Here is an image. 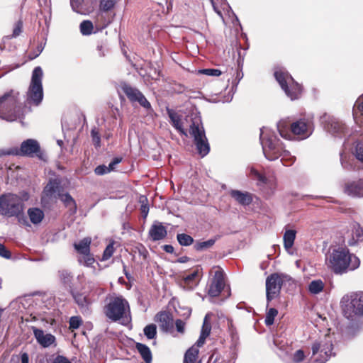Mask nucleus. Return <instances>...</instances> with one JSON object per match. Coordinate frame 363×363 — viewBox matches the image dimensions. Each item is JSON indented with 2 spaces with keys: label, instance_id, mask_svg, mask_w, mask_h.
Listing matches in <instances>:
<instances>
[{
  "label": "nucleus",
  "instance_id": "20",
  "mask_svg": "<svg viewBox=\"0 0 363 363\" xmlns=\"http://www.w3.org/2000/svg\"><path fill=\"white\" fill-rule=\"evenodd\" d=\"M148 234L152 241H158L166 238L167 231L162 223L155 221L151 225Z\"/></svg>",
  "mask_w": 363,
  "mask_h": 363
},
{
  "label": "nucleus",
  "instance_id": "45",
  "mask_svg": "<svg viewBox=\"0 0 363 363\" xmlns=\"http://www.w3.org/2000/svg\"><path fill=\"white\" fill-rule=\"evenodd\" d=\"M278 311L275 308H270L266 315L265 324L267 325H272L274 323V318L277 315Z\"/></svg>",
  "mask_w": 363,
  "mask_h": 363
},
{
  "label": "nucleus",
  "instance_id": "12",
  "mask_svg": "<svg viewBox=\"0 0 363 363\" xmlns=\"http://www.w3.org/2000/svg\"><path fill=\"white\" fill-rule=\"evenodd\" d=\"M333 344L329 336L316 340L312 345V354L315 356L317 363H325L332 355Z\"/></svg>",
  "mask_w": 363,
  "mask_h": 363
},
{
  "label": "nucleus",
  "instance_id": "31",
  "mask_svg": "<svg viewBox=\"0 0 363 363\" xmlns=\"http://www.w3.org/2000/svg\"><path fill=\"white\" fill-rule=\"evenodd\" d=\"M296 233V232L294 230H286L284 234V245L287 251H289L294 245Z\"/></svg>",
  "mask_w": 363,
  "mask_h": 363
},
{
  "label": "nucleus",
  "instance_id": "49",
  "mask_svg": "<svg viewBox=\"0 0 363 363\" xmlns=\"http://www.w3.org/2000/svg\"><path fill=\"white\" fill-rule=\"evenodd\" d=\"M114 252L113 242L109 243L104 251L102 259H108Z\"/></svg>",
  "mask_w": 363,
  "mask_h": 363
},
{
  "label": "nucleus",
  "instance_id": "41",
  "mask_svg": "<svg viewBox=\"0 0 363 363\" xmlns=\"http://www.w3.org/2000/svg\"><path fill=\"white\" fill-rule=\"evenodd\" d=\"M116 4L115 0H100V13L108 12L113 9Z\"/></svg>",
  "mask_w": 363,
  "mask_h": 363
},
{
  "label": "nucleus",
  "instance_id": "40",
  "mask_svg": "<svg viewBox=\"0 0 363 363\" xmlns=\"http://www.w3.org/2000/svg\"><path fill=\"white\" fill-rule=\"evenodd\" d=\"M79 28H80V32L84 35H89L91 34L93 28H94L92 22L89 20L83 21L80 23Z\"/></svg>",
  "mask_w": 363,
  "mask_h": 363
},
{
  "label": "nucleus",
  "instance_id": "23",
  "mask_svg": "<svg viewBox=\"0 0 363 363\" xmlns=\"http://www.w3.org/2000/svg\"><path fill=\"white\" fill-rule=\"evenodd\" d=\"M230 194L238 203L242 206H248L252 201L251 194L247 192H242L239 190H231Z\"/></svg>",
  "mask_w": 363,
  "mask_h": 363
},
{
  "label": "nucleus",
  "instance_id": "19",
  "mask_svg": "<svg viewBox=\"0 0 363 363\" xmlns=\"http://www.w3.org/2000/svg\"><path fill=\"white\" fill-rule=\"evenodd\" d=\"M60 183L57 179H50L43 190V200L56 199L60 196Z\"/></svg>",
  "mask_w": 363,
  "mask_h": 363
},
{
  "label": "nucleus",
  "instance_id": "13",
  "mask_svg": "<svg viewBox=\"0 0 363 363\" xmlns=\"http://www.w3.org/2000/svg\"><path fill=\"white\" fill-rule=\"evenodd\" d=\"M321 123L324 129L333 136L341 138L345 135L347 126L339 119L325 114L321 118Z\"/></svg>",
  "mask_w": 363,
  "mask_h": 363
},
{
  "label": "nucleus",
  "instance_id": "29",
  "mask_svg": "<svg viewBox=\"0 0 363 363\" xmlns=\"http://www.w3.org/2000/svg\"><path fill=\"white\" fill-rule=\"evenodd\" d=\"M91 238H84L79 242L74 243V247L75 250L80 254V255L88 253L90 252Z\"/></svg>",
  "mask_w": 363,
  "mask_h": 363
},
{
  "label": "nucleus",
  "instance_id": "43",
  "mask_svg": "<svg viewBox=\"0 0 363 363\" xmlns=\"http://www.w3.org/2000/svg\"><path fill=\"white\" fill-rule=\"evenodd\" d=\"M75 302L81 308H86L89 301L86 296L82 294H76L73 295Z\"/></svg>",
  "mask_w": 363,
  "mask_h": 363
},
{
  "label": "nucleus",
  "instance_id": "36",
  "mask_svg": "<svg viewBox=\"0 0 363 363\" xmlns=\"http://www.w3.org/2000/svg\"><path fill=\"white\" fill-rule=\"evenodd\" d=\"M324 284L320 279L313 280L308 285V290L311 294H317L323 290Z\"/></svg>",
  "mask_w": 363,
  "mask_h": 363
},
{
  "label": "nucleus",
  "instance_id": "60",
  "mask_svg": "<svg viewBox=\"0 0 363 363\" xmlns=\"http://www.w3.org/2000/svg\"><path fill=\"white\" fill-rule=\"evenodd\" d=\"M175 325L179 333H183L184 332L185 323L183 320L177 319L175 321Z\"/></svg>",
  "mask_w": 363,
  "mask_h": 363
},
{
  "label": "nucleus",
  "instance_id": "22",
  "mask_svg": "<svg viewBox=\"0 0 363 363\" xmlns=\"http://www.w3.org/2000/svg\"><path fill=\"white\" fill-rule=\"evenodd\" d=\"M160 326L165 332L171 331L174 326V320L170 314L166 312H160L157 315Z\"/></svg>",
  "mask_w": 363,
  "mask_h": 363
},
{
  "label": "nucleus",
  "instance_id": "16",
  "mask_svg": "<svg viewBox=\"0 0 363 363\" xmlns=\"http://www.w3.org/2000/svg\"><path fill=\"white\" fill-rule=\"evenodd\" d=\"M225 287V279L223 272L220 269L215 272L208 287V294L211 297L219 296Z\"/></svg>",
  "mask_w": 363,
  "mask_h": 363
},
{
  "label": "nucleus",
  "instance_id": "53",
  "mask_svg": "<svg viewBox=\"0 0 363 363\" xmlns=\"http://www.w3.org/2000/svg\"><path fill=\"white\" fill-rule=\"evenodd\" d=\"M357 110L363 113V97H360L356 101L353 107L354 115L357 114Z\"/></svg>",
  "mask_w": 363,
  "mask_h": 363
},
{
  "label": "nucleus",
  "instance_id": "26",
  "mask_svg": "<svg viewBox=\"0 0 363 363\" xmlns=\"http://www.w3.org/2000/svg\"><path fill=\"white\" fill-rule=\"evenodd\" d=\"M167 112L172 125L180 133V134L187 137L188 133L182 126L180 116L172 110H168Z\"/></svg>",
  "mask_w": 363,
  "mask_h": 363
},
{
  "label": "nucleus",
  "instance_id": "21",
  "mask_svg": "<svg viewBox=\"0 0 363 363\" xmlns=\"http://www.w3.org/2000/svg\"><path fill=\"white\" fill-rule=\"evenodd\" d=\"M345 191L350 196L363 197V179L346 184Z\"/></svg>",
  "mask_w": 363,
  "mask_h": 363
},
{
  "label": "nucleus",
  "instance_id": "28",
  "mask_svg": "<svg viewBox=\"0 0 363 363\" xmlns=\"http://www.w3.org/2000/svg\"><path fill=\"white\" fill-rule=\"evenodd\" d=\"M29 218L33 224L40 223L44 218V213L38 208H30L28 210Z\"/></svg>",
  "mask_w": 363,
  "mask_h": 363
},
{
  "label": "nucleus",
  "instance_id": "59",
  "mask_svg": "<svg viewBox=\"0 0 363 363\" xmlns=\"http://www.w3.org/2000/svg\"><path fill=\"white\" fill-rule=\"evenodd\" d=\"M96 0H86V7L82 9V12H91L94 10V4Z\"/></svg>",
  "mask_w": 363,
  "mask_h": 363
},
{
  "label": "nucleus",
  "instance_id": "27",
  "mask_svg": "<svg viewBox=\"0 0 363 363\" xmlns=\"http://www.w3.org/2000/svg\"><path fill=\"white\" fill-rule=\"evenodd\" d=\"M250 176L255 180L257 181L259 185H269L273 186V180L268 179L264 175L262 174L255 167L250 169Z\"/></svg>",
  "mask_w": 363,
  "mask_h": 363
},
{
  "label": "nucleus",
  "instance_id": "33",
  "mask_svg": "<svg viewBox=\"0 0 363 363\" xmlns=\"http://www.w3.org/2000/svg\"><path fill=\"white\" fill-rule=\"evenodd\" d=\"M61 201L64 203L65 206L69 209L72 213H75L77 211V205L74 199L70 196L69 194H60Z\"/></svg>",
  "mask_w": 363,
  "mask_h": 363
},
{
  "label": "nucleus",
  "instance_id": "44",
  "mask_svg": "<svg viewBox=\"0 0 363 363\" xmlns=\"http://www.w3.org/2000/svg\"><path fill=\"white\" fill-rule=\"evenodd\" d=\"M143 331L148 339H154L157 334V327L155 324H149L145 327Z\"/></svg>",
  "mask_w": 363,
  "mask_h": 363
},
{
  "label": "nucleus",
  "instance_id": "6",
  "mask_svg": "<svg viewBox=\"0 0 363 363\" xmlns=\"http://www.w3.org/2000/svg\"><path fill=\"white\" fill-rule=\"evenodd\" d=\"M191 123L189 125V135L194 138V144L199 154L203 157L210 151V145L205 134L201 118L199 116H191Z\"/></svg>",
  "mask_w": 363,
  "mask_h": 363
},
{
  "label": "nucleus",
  "instance_id": "30",
  "mask_svg": "<svg viewBox=\"0 0 363 363\" xmlns=\"http://www.w3.org/2000/svg\"><path fill=\"white\" fill-rule=\"evenodd\" d=\"M136 349L138 350V352L145 363L152 362V353L150 348L147 345L142 343H137Z\"/></svg>",
  "mask_w": 363,
  "mask_h": 363
},
{
  "label": "nucleus",
  "instance_id": "1",
  "mask_svg": "<svg viewBox=\"0 0 363 363\" xmlns=\"http://www.w3.org/2000/svg\"><path fill=\"white\" fill-rule=\"evenodd\" d=\"M325 262L332 272L340 275L357 269L360 264L359 259L343 247L334 248L326 255Z\"/></svg>",
  "mask_w": 363,
  "mask_h": 363
},
{
  "label": "nucleus",
  "instance_id": "56",
  "mask_svg": "<svg viewBox=\"0 0 363 363\" xmlns=\"http://www.w3.org/2000/svg\"><path fill=\"white\" fill-rule=\"evenodd\" d=\"M22 28H23V23L21 21H18L16 23V24L13 28L12 37L13 38L18 37L22 32Z\"/></svg>",
  "mask_w": 363,
  "mask_h": 363
},
{
  "label": "nucleus",
  "instance_id": "42",
  "mask_svg": "<svg viewBox=\"0 0 363 363\" xmlns=\"http://www.w3.org/2000/svg\"><path fill=\"white\" fill-rule=\"evenodd\" d=\"M78 261L80 264L86 266L91 267L95 262L94 258L90 254V252L82 255H79L78 257Z\"/></svg>",
  "mask_w": 363,
  "mask_h": 363
},
{
  "label": "nucleus",
  "instance_id": "63",
  "mask_svg": "<svg viewBox=\"0 0 363 363\" xmlns=\"http://www.w3.org/2000/svg\"><path fill=\"white\" fill-rule=\"evenodd\" d=\"M163 250L167 253H173L174 252V247L171 245H164L162 246Z\"/></svg>",
  "mask_w": 363,
  "mask_h": 363
},
{
  "label": "nucleus",
  "instance_id": "57",
  "mask_svg": "<svg viewBox=\"0 0 363 363\" xmlns=\"http://www.w3.org/2000/svg\"><path fill=\"white\" fill-rule=\"evenodd\" d=\"M91 135L92 137V141H93L94 144L96 147H99L100 145V143H101V138H100L99 133L95 129H93L91 131Z\"/></svg>",
  "mask_w": 363,
  "mask_h": 363
},
{
  "label": "nucleus",
  "instance_id": "3",
  "mask_svg": "<svg viewBox=\"0 0 363 363\" xmlns=\"http://www.w3.org/2000/svg\"><path fill=\"white\" fill-rule=\"evenodd\" d=\"M279 135L287 140H292L296 136L298 140L308 138L313 132V124L311 119L303 118L288 125L286 121L277 123Z\"/></svg>",
  "mask_w": 363,
  "mask_h": 363
},
{
  "label": "nucleus",
  "instance_id": "8",
  "mask_svg": "<svg viewBox=\"0 0 363 363\" xmlns=\"http://www.w3.org/2000/svg\"><path fill=\"white\" fill-rule=\"evenodd\" d=\"M43 71L40 66L32 72L30 83L26 93V101L30 105L39 106L43 99Z\"/></svg>",
  "mask_w": 363,
  "mask_h": 363
},
{
  "label": "nucleus",
  "instance_id": "15",
  "mask_svg": "<svg viewBox=\"0 0 363 363\" xmlns=\"http://www.w3.org/2000/svg\"><path fill=\"white\" fill-rule=\"evenodd\" d=\"M282 280L281 277L273 274L268 277L266 280V295L267 301H270L277 297L281 290Z\"/></svg>",
  "mask_w": 363,
  "mask_h": 363
},
{
  "label": "nucleus",
  "instance_id": "37",
  "mask_svg": "<svg viewBox=\"0 0 363 363\" xmlns=\"http://www.w3.org/2000/svg\"><path fill=\"white\" fill-rule=\"evenodd\" d=\"M177 240L182 246H190L194 243V238L186 233H178L177 235Z\"/></svg>",
  "mask_w": 363,
  "mask_h": 363
},
{
  "label": "nucleus",
  "instance_id": "61",
  "mask_svg": "<svg viewBox=\"0 0 363 363\" xmlns=\"http://www.w3.org/2000/svg\"><path fill=\"white\" fill-rule=\"evenodd\" d=\"M121 162V158H118V157H116L114 158L108 164V169L109 170V172H111V171L114 170L115 169V167L116 165H117L118 164H119L120 162Z\"/></svg>",
  "mask_w": 363,
  "mask_h": 363
},
{
  "label": "nucleus",
  "instance_id": "39",
  "mask_svg": "<svg viewBox=\"0 0 363 363\" xmlns=\"http://www.w3.org/2000/svg\"><path fill=\"white\" fill-rule=\"evenodd\" d=\"M139 203H140V211L142 216L144 219H145L149 213V205L147 198L145 196L141 195L139 197Z\"/></svg>",
  "mask_w": 363,
  "mask_h": 363
},
{
  "label": "nucleus",
  "instance_id": "62",
  "mask_svg": "<svg viewBox=\"0 0 363 363\" xmlns=\"http://www.w3.org/2000/svg\"><path fill=\"white\" fill-rule=\"evenodd\" d=\"M52 363H71V362L67 357L62 356V355H58L55 358Z\"/></svg>",
  "mask_w": 363,
  "mask_h": 363
},
{
  "label": "nucleus",
  "instance_id": "17",
  "mask_svg": "<svg viewBox=\"0 0 363 363\" xmlns=\"http://www.w3.org/2000/svg\"><path fill=\"white\" fill-rule=\"evenodd\" d=\"M32 330L37 342L43 347L48 348L52 345L56 346V338L51 333H47L43 330L32 327Z\"/></svg>",
  "mask_w": 363,
  "mask_h": 363
},
{
  "label": "nucleus",
  "instance_id": "52",
  "mask_svg": "<svg viewBox=\"0 0 363 363\" xmlns=\"http://www.w3.org/2000/svg\"><path fill=\"white\" fill-rule=\"evenodd\" d=\"M44 47H45V44H43V43L39 44L37 46L36 50L30 53L29 58L30 60H33V59H35L37 57H38L40 55V53L43 52Z\"/></svg>",
  "mask_w": 363,
  "mask_h": 363
},
{
  "label": "nucleus",
  "instance_id": "25",
  "mask_svg": "<svg viewBox=\"0 0 363 363\" xmlns=\"http://www.w3.org/2000/svg\"><path fill=\"white\" fill-rule=\"evenodd\" d=\"M363 245V228L359 223H354L352 229V238L348 240V245Z\"/></svg>",
  "mask_w": 363,
  "mask_h": 363
},
{
  "label": "nucleus",
  "instance_id": "5",
  "mask_svg": "<svg viewBox=\"0 0 363 363\" xmlns=\"http://www.w3.org/2000/svg\"><path fill=\"white\" fill-rule=\"evenodd\" d=\"M22 199L13 194H4L0 196V214L6 217H16L18 221L27 225L26 218L22 214L23 211Z\"/></svg>",
  "mask_w": 363,
  "mask_h": 363
},
{
  "label": "nucleus",
  "instance_id": "38",
  "mask_svg": "<svg viewBox=\"0 0 363 363\" xmlns=\"http://www.w3.org/2000/svg\"><path fill=\"white\" fill-rule=\"evenodd\" d=\"M59 276L60 278V280L62 281V283L69 288L72 287V276L71 275V273L69 272L67 270L63 269L59 271Z\"/></svg>",
  "mask_w": 363,
  "mask_h": 363
},
{
  "label": "nucleus",
  "instance_id": "10",
  "mask_svg": "<svg viewBox=\"0 0 363 363\" xmlns=\"http://www.w3.org/2000/svg\"><path fill=\"white\" fill-rule=\"evenodd\" d=\"M36 155L42 158L39 143L34 139H27L22 142L20 148L12 147L8 150H0V156L2 155H20L33 157Z\"/></svg>",
  "mask_w": 363,
  "mask_h": 363
},
{
  "label": "nucleus",
  "instance_id": "11",
  "mask_svg": "<svg viewBox=\"0 0 363 363\" xmlns=\"http://www.w3.org/2000/svg\"><path fill=\"white\" fill-rule=\"evenodd\" d=\"M129 310L128 301L122 296L112 298L104 308V313L113 321H117Z\"/></svg>",
  "mask_w": 363,
  "mask_h": 363
},
{
  "label": "nucleus",
  "instance_id": "7",
  "mask_svg": "<svg viewBox=\"0 0 363 363\" xmlns=\"http://www.w3.org/2000/svg\"><path fill=\"white\" fill-rule=\"evenodd\" d=\"M340 306L345 317L352 320L363 316V291L352 292L342 296Z\"/></svg>",
  "mask_w": 363,
  "mask_h": 363
},
{
  "label": "nucleus",
  "instance_id": "2",
  "mask_svg": "<svg viewBox=\"0 0 363 363\" xmlns=\"http://www.w3.org/2000/svg\"><path fill=\"white\" fill-rule=\"evenodd\" d=\"M25 111L18 91L11 90L0 97V118L12 122L21 119Z\"/></svg>",
  "mask_w": 363,
  "mask_h": 363
},
{
  "label": "nucleus",
  "instance_id": "24",
  "mask_svg": "<svg viewBox=\"0 0 363 363\" xmlns=\"http://www.w3.org/2000/svg\"><path fill=\"white\" fill-rule=\"evenodd\" d=\"M199 277V271H194L183 279L182 286L186 290H193L198 284Z\"/></svg>",
  "mask_w": 363,
  "mask_h": 363
},
{
  "label": "nucleus",
  "instance_id": "32",
  "mask_svg": "<svg viewBox=\"0 0 363 363\" xmlns=\"http://www.w3.org/2000/svg\"><path fill=\"white\" fill-rule=\"evenodd\" d=\"M219 236H216L206 241H197L194 247L196 251H203L211 248L218 239Z\"/></svg>",
  "mask_w": 363,
  "mask_h": 363
},
{
  "label": "nucleus",
  "instance_id": "55",
  "mask_svg": "<svg viewBox=\"0 0 363 363\" xmlns=\"http://www.w3.org/2000/svg\"><path fill=\"white\" fill-rule=\"evenodd\" d=\"M305 357L304 352L301 350H298L295 352L293 356V360L294 362L298 363L303 360Z\"/></svg>",
  "mask_w": 363,
  "mask_h": 363
},
{
  "label": "nucleus",
  "instance_id": "47",
  "mask_svg": "<svg viewBox=\"0 0 363 363\" xmlns=\"http://www.w3.org/2000/svg\"><path fill=\"white\" fill-rule=\"evenodd\" d=\"M340 162H341V165H342V168L346 170H348V171L352 170L354 169L353 165L347 160V157L345 155H344L343 153H340Z\"/></svg>",
  "mask_w": 363,
  "mask_h": 363
},
{
  "label": "nucleus",
  "instance_id": "4",
  "mask_svg": "<svg viewBox=\"0 0 363 363\" xmlns=\"http://www.w3.org/2000/svg\"><path fill=\"white\" fill-rule=\"evenodd\" d=\"M260 142L264 157L269 161H275L281 157L284 148L283 143L274 132L263 128L260 129Z\"/></svg>",
  "mask_w": 363,
  "mask_h": 363
},
{
  "label": "nucleus",
  "instance_id": "35",
  "mask_svg": "<svg viewBox=\"0 0 363 363\" xmlns=\"http://www.w3.org/2000/svg\"><path fill=\"white\" fill-rule=\"evenodd\" d=\"M281 162L283 164V165L289 167L291 166L296 161V157L291 155L289 151L283 150L281 157Z\"/></svg>",
  "mask_w": 363,
  "mask_h": 363
},
{
  "label": "nucleus",
  "instance_id": "46",
  "mask_svg": "<svg viewBox=\"0 0 363 363\" xmlns=\"http://www.w3.org/2000/svg\"><path fill=\"white\" fill-rule=\"evenodd\" d=\"M208 315H206L204 318L203 326L201 329V335L208 337L211 333V324L208 322Z\"/></svg>",
  "mask_w": 363,
  "mask_h": 363
},
{
  "label": "nucleus",
  "instance_id": "64",
  "mask_svg": "<svg viewBox=\"0 0 363 363\" xmlns=\"http://www.w3.org/2000/svg\"><path fill=\"white\" fill-rule=\"evenodd\" d=\"M21 363H29V357L27 353L24 352L21 354Z\"/></svg>",
  "mask_w": 363,
  "mask_h": 363
},
{
  "label": "nucleus",
  "instance_id": "34",
  "mask_svg": "<svg viewBox=\"0 0 363 363\" xmlns=\"http://www.w3.org/2000/svg\"><path fill=\"white\" fill-rule=\"evenodd\" d=\"M70 4L72 10L79 14L87 15L91 13L80 11L82 9L86 7V0H70Z\"/></svg>",
  "mask_w": 363,
  "mask_h": 363
},
{
  "label": "nucleus",
  "instance_id": "50",
  "mask_svg": "<svg viewBox=\"0 0 363 363\" xmlns=\"http://www.w3.org/2000/svg\"><path fill=\"white\" fill-rule=\"evenodd\" d=\"M201 73L208 76H220L222 72L218 69H203L200 71Z\"/></svg>",
  "mask_w": 363,
  "mask_h": 363
},
{
  "label": "nucleus",
  "instance_id": "58",
  "mask_svg": "<svg viewBox=\"0 0 363 363\" xmlns=\"http://www.w3.org/2000/svg\"><path fill=\"white\" fill-rule=\"evenodd\" d=\"M0 256L6 259H10L11 257V252L1 243H0Z\"/></svg>",
  "mask_w": 363,
  "mask_h": 363
},
{
  "label": "nucleus",
  "instance_id": "14",
  "mask_svg": "<svg viewBox=\"0 0 363 363\" xmlns=\"http://www.w3.org/2000/svg\"><path fill=\"white\" fill-rule=\"evenodd\" d=\"M122 90L125 94L130 101L133 102H138L141 106L146 110H151V104L147 100L145 96L138 89L132 87L131 86L124 84L122 86Z\"/></svg>",
  "mask_w": 363,
  "mask_h": 363
},
{
  "label": "nucleus",
  "instance_id": "48",
  "mask_svg": "<svg viewBox=\"0 0 363 363\" xmlns=\"http://www.w3.org/2000/svg\"><path fill=\"white\" fill-rule=\"evenodd\" d=\"M82 320L79 316H72L69 319V328L75 330L79 328Z\"/></svg>",
  "mask_w": 363,
  "mask_h": 363
},
{
  "label": "nucleus",
  "instance_id": "54",
  "mask_svg": "<svg viewBox=\"0 0 363 363\" xmlns=\"http://www.w3.org/2000/svg\"><path fill=\"white\" fill-rule=\"evenodd\" d=\"M94 172L96 175H104L109 173L110 172L107 166L102 164L97 166L94 169Z\"/></svg>",
  "mask_w": 363,
  "mask_h": 363
},
{
  "label": "nucleus",
  "instance_id": "51",
  "mask_svg": "<svg viewBox=\"0 0 363 363\" xmlns=\"http://www.w3.org/2000/svg\"><path fill=\"white\" fill-rule=\"evenodd\" d=\"M355 156L358 160L363 162V143H358L356 145Z\"/></svg>",
  "mask_w": 363,
  "mask_h": 363
},
{
  "label": "nucleus",
  "instance_id": "18",
  "mask_svg": "<svg viewBox=\"0 0 363 363\" xmlns=\"http://www.w3.org/2000/svg\"><path fill=\"white\" fill-rule=\"evenodd\" d=\"M206 337L201 335L197 340L196 345H193L185 353L184 363H199L197 361L199 354V347H201L206 340Z\"/></svg>",
  "mask_w": 363,
  "mask_h": 363
},
{
  "label": "nucleus",
  "instance_id": "9",
  "mask_svg": "<svg viewBox=\"0 0 363 363\" xmlns=\"http://www.w3.org/2000/svg\"><path fill=\"white\" fill-rule=\"evenodd\" d=\"M274 77L288 97L291 100L299 97L301 87L286 71L283 69H277Z\"/></svg>",
  "mask_w": 363,
  "mask_h": 363
}]
</instances>
